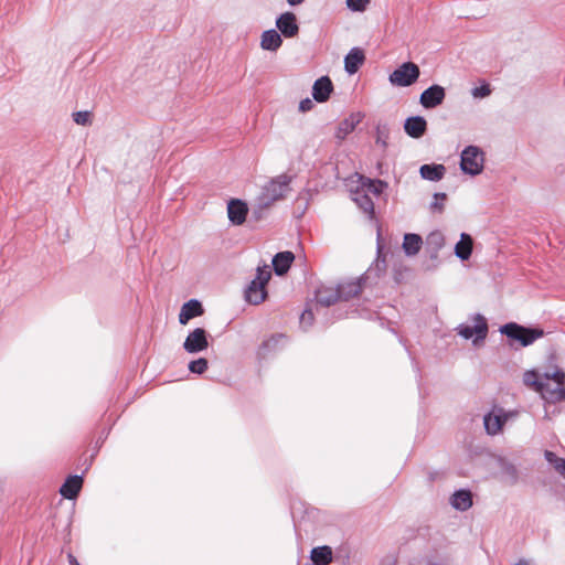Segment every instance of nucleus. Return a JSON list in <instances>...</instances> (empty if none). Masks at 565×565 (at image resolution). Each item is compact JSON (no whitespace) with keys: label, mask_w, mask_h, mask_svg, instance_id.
<instances>
[{"label":"nucleus","mask_w":565,"mask_h":565,"mask_svg":"<svg viewBox=\"0 0 565 565\" xmlns=\"http://www.w3.org/2000/svg\"><path fill=\"white\" fill-rule=\"evenodd\" d=\"M523 382L539 392L547 403L565 401V374L557 367L546 371L542 375L535 371H527L523 375Z\"/></svg>","instance_id":"nucleus-1"},{"label":"nucleus","mask_w":565,"mask_h":565,"mask_svg":"<svg viewBox=\"0 0 565 565\" xmlns=\"http://www.w3.org/2000/svg\"><path fill=\"white\" fill-rule=\"evenodd\" d=\"M289 183L290 178L286 174H280L266 183L252 204V216L256 221L263 218L275 202L282 200L287 195L290 191Z\"/></svg>","instance_id":"nucleus-2"},{"label":"nucleus","mask_w":565,"mask_h":565,"mask_svg":"<svg viewBox=\"0 0 565 565\" xmlns=\"http://www.w3.org/2000/svg\"><path fill=\"white\" fill-rule=\"evenodd\" d=\"M271 278V271L267 265L257 267L256 277L245 290V299L250 305H259L267 297L266 285Z\"/></svg>","instance_id":"nucleus-3"},{"label":"nucleus","mask_w":565,"mask_h":565,"mask_svg":"<svg viewBox=\"0 0 565 565\" xmlns=\"http://www.w3.org/2000/svg\"><path fill=\"white\" fill-rule=\"evenodd\" d=\"M500 331L508 338L519 341L523 347L532 344L544 334L542 329L525 328L514 322L502 326Z\"/></svg>","instance_id":"nucleus-4"},{"label":"nucleus","mask_w":565,"mask_h":565,"mask_svg":"<svg viewBox=\"0 0 565 565\" xmlns=\"http://www.w3.org/2000/svg\"><path fill=\"white\" fill-rule=\"evenodd\" d=\"M420 71L417 64L405 62L399 65L388 76V81L393 86L407 87L417 82Z\"/></svg>","instance_id":"nucleus-5"},{"label":"nucleus","mask_w":565,"mask_h":565,"mask_svg":"<svg viewBox=\"0 0 565 565\" xmlns=\"http://www.w3.org/2000/svg\"><path fill=\"white\" fill-rule=\"evenodd\" d=\"M483 153L475 146H468L461 152L460 168L470 175H477L483 170Z\"/></svg>","instance_id":"nucleus-6"},{"label":"nucleus","mask_w":565,"mask_h":565,"mask_svg":"<svg viewBox=\"0 0 565 565\" xmlns=\"http://www.w3.org/2000/svg\"><path fill=\"white\" fill-rule=\"evenodd\" d=\"M473 324H460L457 328L458 333L465 339H471L476 337L475 342L483 340L488 333V324L486 319L481 315H475Z\"/></svg>","instance_id":"nucleus-7"},{"label":"nucleus","mask_w":565,"mask_h":565,"mask_svg":"<svg viewBox=\"0 0 565 565\" xmlns=\"http://www.w3.org/2000/svg\"><path fill=\"white\" fill-rule=\"evenodd\" d=\"M513 413H507L502 408H493L483 418V424L489 435H497L502 430L507 420L513 416Z\"/></svg>","instance_id":"nucleus-8"},{"label":"nucleus","mask_w":565,"mask_h":565,"mask_svg":"<svg viewBox=\"0 0 565 565\" xmlns=\"http://www.w3.org/2000/svg\"><path fill=\"white\" fill-rule=\"evenodd\" d=\"M209 347L206 331L202 328H196L186 337L183 348L188 353H198Z\"/></svg>","instance_id":"nucleus-9"},{"label":"nucleus","mask_w":565,"mask_h":565,"mask_svg":"<svg viewBox=\"0 0 565 565\" xmlns=\"http://www.w3.org/2000/svg\"><path fill=\"white\" fill-rule=\"evenodd\" d=\"M446 96L445 88L440 85H433L425 89L419 98L423 107L430 109L440 105Z\"/></svg>","instance_id":"nucleus-10"},{"label":"nucleus","mask_w":565,"mask_h":565,"mask_svg":"<svg viewBox=\"0 0 565 565\" xmlns=\"http://www.w3.org/2000/svg\"><path fill=\"white\" fill-rule=\"evenodd\" d=\"M248 211L246 202L239 199H232L227 203V216L234 225H242L246 221Z\"/></svg>","instance_id":"nucleus-11"},{"label":"nucleus","mask_w":565,"mask_h":565,"mask_svg":"<svg viewBox=\"0 0 565 565\" xmlns=\"http://www.w3.org/2000/svg\"><path fill=\"white\" fill-rule=\"evenodd\" d=\"M276 26L285 38H294L299 33L297 18L292 12H285L276 20Z\"/></svg>","instance_id":"nucleus-12"},{"label":"nucleus","mask_w":565,"mask_h":565,"mask_svg":"<svg viewBox=\"0 0 565 565\" xmlns=\"http://www.w3.org/2000/svg\"><path fill=\"white\" fill-rule=\"evenodd\" d=\"M333 90V84L328 76L318 78L312 86V97L318 103H324L329 99Z\"/></svg>","instance_id":"nucleus-13"},{"label":"nucleus","mask_w":565,"mask_h":565,"mask_svg":"<svg viewBox=\"0 0 565 565\" xmlns=\"http://www.w3.org/2000/svg\"><path fill=\"white\" fill-rule=\"evenodd\" d=\"M363 115L361 113H353L349 117L344 118L337 128L335 138L343 140L350 135L356 126L362 121Z\"/></svg>","instance_id":"nucleus-14"},{"label":"nucleus","mask_w":565,"mask_h":565,"mask_svg":"<svg viewBox=\"0 0 565 565\" xmlns=\"http://www.w3.org/2000/svg\"><path fill=\"white\" fill-rule=\"evenodd\" d=\"M204 312L201 302L196 299H191L185 302L179 313V322L186 324L191 319L202 316Z\"/></svg>","instance_id":"nucleus-15"},{"label":"nucleus","mask_w":565,"mask_h":565,"mask_svg":"<svg viewBox=\"0 0 565 565\" xmlns=\"http://www.w3.org/2000/svg\"><path fill=\"white\" fill-rule=\"evenodd\" d=\"M405 132L412 138H420L427 129V121L422 116L408 117L404 124Z\"/></svg>","instance_id":"nucleus-16"},{"label":"nucleus","mask_w":565,"mask_h":565,"mask_svg":"<svg viewBox=\"0 0 565 565\" xmlns=\"http://www.w3.org/2000/svg\"><path fill=\"white\" fill-rule=\"evenodd\" d=\"M352 200L356 203V205L370 217L374 215V203L372 199L366 193L365 189L361 185L360 189L351 192Z\"/></svg>","instance_id":"nucleus-17"},{"label":"nucleus","mask_w":565,"mask_h":565,"mask_svg":"<svg viewBox=\"0 0 565 565\" xmlns=\"http://www.w3.org/2000/svg\"><path fill=\"white\" fill-rule=\"evenodd\" d=\"M362 281H363V277H360L358 279L348 280V281H343L342 284H340L339 285L340 298L343 300H349L353 297L359 296L363 289Z\"/></svg>","instance_id":"nucleus-18"},{"label":"nucleus","mask_w":565,"mask_h":565,"mask_svg":"<svg viewBox=\"0 0 565 565\" xmlns=\"http://www.w3.org/2000/svg\"><path fill=\"white\" fill-rule=\"evenodd\" d=\"M282 44L281 35L274 29L264 31L260 36V47L265 51L276 52Z\"/></svg>","instance_id":"nucleus-19"},{"label":"nucleus","mask_w":565,"mask_h":565,"mask_svg":"<svg viewBox=\"0 0 565 565\" xmlns=\"http://www.w3.org/2000/svg\"><path fill=\"white\" fill-rule=\"evenodd\" d=\"M340 298L339 286L337 288L329 286H321L316 291V300L322 306H330L338 301Z\"/></svg>","instance_id":"nucleus-20"},{"label":"nucleus","mask_w":565,"mask_h":565,"mask_svg":"<svg viewBox=\"0 0 565 565\" xmlns=\"http://www.w3.org/2000/svg\"><path fill=\"white\" fill-rule=\"evenodd\" d=\"M83 486V479L79 476H71L66 479L60 489V493L66 499H74L77 497Z\"/></svg>","instance_id":"nucleus-21"},{"label":"nucleus","mask_w":565,"mask_h":565,"mask_svg":"<svg viewBox=\"0 0 565 565\" xmlns=\"http://www.w3.org/2000/svg\"><path fill=\"white\" fill-rule=\"evenodd\" d=\"M365 60L364 53L362 50L358 47H353L344 58V68L349 74H354L358 72L360 66L363 64Z\"/></svg>","instance_id":"nucleus-22"},{"label":"nucleus","mask_w":565,"mask_h":565,"mask_svg":"<svg viewBox=\"0 0 565 565\" xmlns=\"http://www.w3.org/2000/svg\"><path fill=\"white\" fill-rule=\"evenodd\" d=\"M295 256L291 252H281L273 258L274 270L277 275L281 276L290 268Z\"/></svg>","instance_id":"nucleus-23"},{"label":"nucleus","mask_w":565,"mask_h":565,"mask_svg":"<svg viewBox=\"0 0 565 565\" xmlns=\"http://www.w3.org/2000/svg\"><path fill=\"white\" fill-rule=\"evenodd\" d=\"M451 505L459 511H466L472 505V497L468 490L456 491L450 499Z\"/></svg>","instance_id":"nucleus-24"},{"label":"nucleus","mask_w":565,"mask_h":565,"mask_svg":"<svg viewBox=\"0 0 565 565\" xmlns=\"http://www.w3.org/2000/svg\"><path fill=\"white\" fill-rule=\"evenodd\" d=\"M310 558L313 565H329L332 562V550L328 545L312 548Z\"/></svg>","instance_id":"nucleus-25"},{"label":"nucleus","mask_w":565,"mask_h":565,"mask_svg":"<svg viewBox=\"0 0 565 565\" xmlns=\"http://www.w3.org/2000/svg\"><path fill=\"white\" fill-rule=\"evenodd\" d=\"M446 168L443 164H424L419 169L423 179L439 181L444 178Z\"/></svg>","instance_id":"nucleus-26"},{"label":"nucleus","mask_w":565,"mask_h":565,"mask_svg":"<svg viewBox=\"0 0 565 565\" xmlns=\"http://www.w3.org/2000/svg\"><path fill=\"white\" fill-rule=\"evenodd\" d=\"M472 253V238L470 235L462 233L460 241L455 246V254L461 260H467Z\"/></svg>","instance_id":"nucleus-27"},{"label":"nucleus","mask_w":565,"mask_h":565,"mask_svg":"<svg viewBox=\"0 0 565 565\" xmlns=\"http://www.w3.org/2000/svg\"><path fill=\"white\" fill-rule=\"evenodd\" d=\"M423 239L417 234H405L403 241V249L406 255L414 256L416 255L422 247Z\"/></svg>","instance_id":"nucleus-28"},{"label":"nucleus","mask_w":565,"mask_h":565,"mask_svg":"<svg viewBox=\"0 0 565 565\" xmlns=\"http://www.w3.org/2000/svg\"><path fill=\"white\" fill-rule=\"evenodd\" d=\"M361 185L365 189L366 193H372L373 195H380L386 188L387 183L382 180H372L369 178L360 177Z\"/></svg>","instance_id":"nucleus-29"},{"label":"nucleus","mask_w":565,"mask_h":565,"mask_svg":"<svg viewBox=\"0 0 565 565\" xmlns=\"http://www.w3.org/2000/svg\"><path fill=\"white\" fill-rule=\"evenodd\" d=\"M545 459L554 466L555 470L561 475L565 469V459L557 457L553 451L546 450Z\"/></svg>","instance_id":"nucleus-30"},{"label":"nucleus","mask_w":565,"mask_h":565,"mask_svg":"<svg viewBox=\"0 0 565 565\" xmlns=\"http://www.w3.org/2000/svg\"><path fill=\"white\" fill-rule=\"evenodd\" d=\"M189 370L195 374H203L207 370V360L200 358L198 360L191 361L189 364Z\"/></svg>","instance_id":"nucleus-31"},{"label":"nucleus","mask_w":565,"mask_h":565,"mask_svg":"<svg viewBox=\"0 0 565 565\" xmlns=\"http://www.w3.org/2000/svg\"><path fill=\"white\" fill-rule=\"evenodd\" d=\"M446 200H447L446 193H435L434 202L430 203V210L433 212L441 213L444 211V204H445Z\"/></svg>","instance_id":"nucleus-32"},{"label":"nucleus","mask_w":565,"mask_h":565,"mask_svg":"<svg viewBox=\"0 0 565 565\" xmlns=\"http://www.w3.org/2000/svg\"><path fill=\"white\" fill-rule=\"evenodd\" d=\"M370 0H347V6L351 11L363 12L366 10Z\"/></svg>","instance_id":"nucleus-33"},{"label":"nucleus","mask_w":565,"mask_h":565,"mask_svg":"<svg viewBox=\"0 0 565 565\" xmlns=\"http://www.w3.org/2000/svg\"><path fill=\"white\" fill-rule=\"evenodd\" d=\"M427 242L429 245H434L435 249L438 250L444 246L445 239L441 233L435 232L428 236Z\"/></svg>","instance_id":"nucleus-34"},{"label":"nucleus","mask_w":565,"mask_h":565,"mask_svg":"<svg viewBox=\"0 0 565 565\" xmlns=\"http://www.w3.org/2000/svg\"><path fill=\"white\" fill-rule=\"evenodd\" d=\"M73 119L77 125L86 126L90 124L89 111H76L73 114Z\"/></svg>","instance_id":"nucleus-35"},{"label":"nucleus","mask_w":565,"mask_h":565,"mask_svg":"<svg viewBox=\"0 0 565 565\" xmlns=\"http://www.w3.org/2000/svg\"><path fill=\"white\" fill-rule=\"evenodd\" d=\"M471 94L475 98H484L491 94V89L488 84H484L482 86L475 87L471 90Z\"/></svg>","instance_id":"nucleus-36"},{"label":"nucleus","mask_w":565,"mask_h":565,"mask_svg":"<svg viewBox=\"0 0 565 565\" xmlns=\"http://www.w3.org/2000/svg\"><path fill=\"white\" fill-rule=\"evenodd\" d=\"M388 132L385 129L377 128L376 130V145L383 149L387 147Z\"/></svg>","instance_id":"nucleus-37"},{"label":"nucleus","mask_w":565,"mask_h":565,"mask_svg":"<svg viewBox=\"0 0 565 565\" xmlns=\"http://www.w3.org/2000/svg\"><path fill=\"white\" fill-rule=\"evenodd\" d=\"M284 339L285 337L282 334L273 335L271 338L264 342L263 348L268 350L275 349L277 344Z\"/></svg>","instance_id":"nucleus-38"},{"label":"nucleus","mask_w":565,"mask_h":565,"mask_svg":"<svg viewBox=\"0 0 565 565\" xmlns=\"http://www.w3.org/2000/svg\"><path fill=\"white\" fill-rule=\"evenodd\" d=\"M313 108V102L310 98H305L299 103V110L301 113L309 111Z\"/></svg>","instance_id":"nucleus-39"},{"label":"nucleus","mask_w":565,"mask_h":565,"mask_svg":"<svg viewBox=\"0 0 565 565\" xmlns=\"http://www.w3.org/2000/svg\"><path fill=\"white\" fill-rule=\"evenodd\" d=\"M313 320V313L311 310H305L300 317L301 324L310 326Z\"/></svg>","instance_id":"nucleus-40"},{"label":"nucleus","mask_w":565,"mask_h":565,"mask_svg":"<svg viewBox=\"0 0 565 565\" xmlns=\"http://www.w3.org/2000/svg\"><path fill=\"white\" fill-rule=\"evenodd\" d=\"M67 558H68V563H70V565H81V564L78 563V561L76 559V557H75L72 553H70V554L67 555Z\"/></svg>","instance_id":"nucleus-41"},{"label":"nucleus","mask_w":565,"mask_h":565,"mask_svg":"<svg viewBox=\"0 0 565 565\" xmlns=\"http://www.w3.org/2000/svg\"><path fill=\"white\" fill-rule=\"evenodd\" d=\"M305 0H287V2L290 4V6H298L300 3H302Z\"/></svg>","instance_id":"nucleus-42"},{"label":"nucleus","mask_w":565,"mask_h":565,"mask_svg":"<svg viewBox=\"0 0 565 565\" xmlns=\"http://www.w3.org/2000/svg\"><path fill=\"white\" fill-rule=\"evenodd\" d=\"M515 565H533L531 562H529L527 559H520L519 562L515 563Z\"/></svg>","instance_id":"nucleus-43"},{"label":"nucleus","mask_w":565,"mask_h":565,"mask_svg":"<svg viewBox=\"0 0 565 565\" xmlns=\"http://www.w3.org/2000/svg\"><path fill=\"white\" fill-rule=\"evenodd\" d=\"M561 476H563L565 478V468H564V471H562Z\"/></svg>","instance_id":"nucleus-44"}]
</instances>
